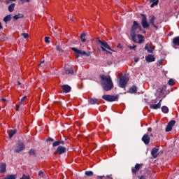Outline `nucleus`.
<instances>
[{
    "instance_id": "obj_34",
    "label": "nucleus",
    "mask_w": 179,
    "mask_h": 179,
    "mask_svg": "<svg viewBox=\"0 0 179 179\" xmlns=\"http://www.w3.org/2000/svg\"><path fill=\"white\" fill-rule=\"evenodd\" d=\"M56 50L59 52H64V50H62V48L59 45H56Z\"/></svg>"
},
{
    "instance_id": "obj_19",
    "label": "nucleus",
    "mask_w": 179,
    "mask_h": 179,
    "mask_svg": "<svg viewBox=\"0 0 179 179\" xmlns=\"http://www.w3.org/2000/svg\"><path fill=\"white\" fill-rule=\"evenodd\" d=\"M88 103L90 104H100L99 103V99L96 98H88Z\"/></svg>"
},
{
    "instance_id": "obj_1",
    "label": "nucleus",
    "mask_w": 179,
    "mask_h": 179,
    "mask_svg": "<svg viewBox=\"0 0 179 179\" xmlns=\"http://www.w3.org/2000/svg\"><path fill=\"white\" fill-rule=\"evenodd\" d=\"M141 15L142 16L141 24L143 29H149L150 24H152V26H153L156 30L159 29L157 25L155 24V22L156 21V17H155V15H152L148 17L149 22H148V17H146L145 14H141Z\"/></svg>"
},
{
    "instance_id": "obj_31",
    "label": "nucleus",
    "mask_w": 179,
    "mask_h": 179,
    "mask_svg": "<svg viewBox=\"0 0 179 179\" xmlns=\"http://www.w3.org/2000/svg\"><path fill=\"white\" fill-rule=\"evenodd\" d=\"M85 37H86V34L83 33L80 35V38L83 43H86V39L85 38Z\"/></svg>"
},
{
    "instance_id": "obj_22",
    "label": "nucleus",
    "mask_w": 179,
    "mask_h": 179,
    "mask_svg": "<svg viewBox=\"0 0 179 179\" xmlns=\"http://www.w3.org/2000/svg\"><path fill=\"white\" fill-rule=\"evenodd\" d=\"M6 172V164L2 163L0 166V173L3 174V173Z\"/></svg>"
},
{
    "instance_id": "obj_14",
    "label": "nucleus",
    "mask_w": 179,
    "mask_h": 179,
    "mask_svg": "<svg viewBox=\"0 0 179 179\" xmlns=\"http://www.w3.org/2000/svg\"><path fill=\"white\" fill-rule=\"evenodd\" d=\"M143 166V164H136L134 168L131 169V172L133 173V174H136V173H138V171H139L141 169H142Z\"/></svg>"
},
{
    "instance_id": "obj_52",
    "label": "nucleus",
    "mask_w": 179,
    "mask_h": 179,
    "mask_svg": "<svg viewBox=\"0 0 179 179\" xmlns=\"http://www.w3.org/2000/svg\"><path fill=\"white\" fill-rule=\"evenodd\" d=\"M1 29H3V27H2V23L0 22V30H1Z\"/></svg>"
},
{
    "instance_id": "obj_32",
    "label": "nucleus",
    "mask_w": 179,
    "mask_h": 179,
    "mask_svg": "<svg viewBox=\"0 0 179 179\" xmlns=\"http://www.w3.org/2000/svg\"><path fill=\"white\" fill-rule=\"evenodd\" d=\"M85 176H87V177H92V176H93V171H85Z\"/></svg>"
},
{
    "instance_id": "obj_57",
    "label": "nucleus",
    "mask_w": 179,
    "mask_h": 179,
    "mask_svg": "<svg viewBox=\"0 0 179 179\" xmlns=\"http://www.w3.org/2000/svg\"><path fill=\"white\" fill-rule=\"evenodd\" d=\"M41 64H44V61L41 62Z\"/></svg>"
},
{
    "instance_id": "obj_47",
    "label": "nucleus",
    "mask_w": 179,
    "mask_h": 179,
    "mask_svg": "<svg viewBox=\"0 0 179 179\" xmlns=\"http://www.w3.org/2000/svg\"><path fill=\"white\" fill-rule=\"evenodd\" d=\"M20 105H16V110H17V111H19V108H20Z\"/></svg>"
},
{
    "instance_id": "obj_48",
    "label": "nucleus",
    "mask_w": 179,
    "mask_h": 179,
    "mask_svg": "<svg viewBox=\"0 0 179 179\" xmlns=\"http://www.w3.org/2000/svg\"><path fill=\"white\" fill-rule=\"evenodd\" d=\"M138 61H139V58H138V57L134 58L135 62H138Z\"/></svg>"
},
{
    "instance_id": "obj_7",
    "label": "nucleus",
    "mask_w": 179,
    "mask_h": 179,
    "mask_svg": "<svg viewBox=\"0 0 179 179\" xmlns=\"http://www.w3.org/2000/svg\"><path fill=\"white\" fill-rule=\"evenodd\" d=\"M129 80V79L125 76L120 78V81H119V86L122 89H125V87H127V85Z\"/></svg>"
},
{
    "instance_id": "obj_36",
    "label": "nucleus",
    "mask_w": 179,
    "mask_h": 179,
    "mask_svg": "<svg viewBox=\"0 0 179 179\" xmlns=\"http://www.w3.org/2000/svg\"><path fill=\"white\" fill-rule=\"evenodd\" d=\"M4 179H16V175H9Z\"/></svg>"
},
{
    "instance_id": "obj_39",
    "label": "nucleus",
    "mask_w": 179,
    "mask_h": 179,
    "mask_svg": "<svg viewBox=\"0 0 179 179\" xmlns=\"http://www.w3.org/2000/svg\"><path fill=\"white\" fill-rule=\"evenodd\" d=\"M45 43L47 44L50 43V37H45Z\"/></svg>"
},
{
    "instance_id": "obj_37",
    "label": "nucleus",
    "mask_w": 179,
    "mask_h": 179,
    "mask_svg": "<svg viewBox=\"0 0 179 179\" xmlns=\"http://www.w3.org/2000/svg\"><path fill=\"white\" fill-rule=\"evenodd\" d=\"M21 35L24 37V38H29V34L27 33H22Z\"/></svg>"
},
{
    "instance_id": "obj_45",
    "label": "nucleus",
    "mask_w": 179,
    "mask_h": 179,
    "mask_svg": "<svg viewBox=\"0 0 179 179\" xmlns=\"http://www.w3.org/2000/svg\"><path fill=\"white\" fill-rule=\"evenodd\" d=\"M107 65H108V66H110V65H113V62L111 61L108 62Z\"/></svg>"
},
{
    "instance_id": "obj_18",
    "label": "nucleus",
    "mask_w": 179,
    "mask_h": 179,
    "mask_svg": "<svg viewBox=\"0 0 179 179\" xmlns=\"http://www.w3.org/2000/svg\"><path fill=\"white\" fill-rule=\"evenodd\" d=\"M162 99H161L157 104L150 105V108H151L152 110H157L160 108L162 107Z\"/></svg>"
},
{
    "instance_id": "obj_44",
    "label": "nucleus",
    "mask_w": 179,
    "mask_h": 179,
    "mask_svg": "<svg viewBox=\"0 0 179 179\" xmlns=\"http://www.w3.org/2000/svg\"><path fill=\"white\" fill-rule=\"evenodd\" d=\"M16 0H6V3H9L10 2H15Z\"/></svg>"
},
{
    "instance_id": "obj_42",
    "label": "nucleus",
    "mask_w": 179,
    "mask_h": 179,
    "mask_svg": "<svg viewBox=\"0 0 179 179\" xmlns=\"http://www.w3.org/2000/svg\"><path fill=\"white\" fill-rule=\"evenodd\" d=\"M20 2H21V4L23 5L25 2H30V0H20Z\"/></svg>"
},
{
    "instance_id": "obj_23",
    "label": "nucleus",
    "mask_w": 179,
    "mask_h": 179,
    "mask_svg": "<svg viewBox=\"0 0 179 179\" xmlns=\"http://www.w3.org/2000/svg\"><path fill=\"white\" fill-rule=\"evenodd\" d=\"M66 75H73L75 72L73 71V68L70 67L65 70Z\"/></svg>"
},
{
    "instance_id": "obj_5",
    "label": "nucleus",
    "mask_w": 179,
    "mask_h": 179,
    "mask_svg": "<svg viewBox=\"0 0 179 179\" xmlns=\"http://www.w3.org/2000/svg\"><path fill=\"white\" fill-rule=\"evenodd\" d=\"M130 36H131V39L134 41V43H138V44H142V43H143V41H145V39H143V36H142L141 34L137 35L138 41V39L136 38V34H130Z\"/></svg>"
},
{
    "instance_id": "obj_35",
    "label": "nucleus",
    "mask_w": 179,
    "mask_h": 179,
    "mask_svg": "<svg viewBox=\"0 0 179 179\" xmlns=\"http://www.w3.org/2000/svg\"><path fill=\"white\" fill-rule=\"evenodd\" d=\"M168 85H169V86H174L175 85L174 80L172 78H170L168 82Z\"/></svg>"
},
{
    "instance_id": "obj_40",
    "label": "nucleus",
    "mask_w": 179,
    "mask_h": 179,
    "mask_svg": "<svg viewBox=\"0 0 179 179\" xmlns=\"http://www.w3.org/2000/svg\"><path fill=\"white\" fill-rule=\"evenodd\" d=\"M46 142H54V139L51 137H49L46 139Z\"/></svg>"
},
{
    "instance_id": "obj_12",
    "label": "nucleus",
    "mask_w": 179,
    "mask_h": 179,
    "mask_svg": "<svg viewBox=\"0 0 179 179\" xmlns=\"http://www.w3.org/2000/svg\"><path fill=\"white\" fill-rule=\"evenodd\" d=\"M176 125V120H171L166 128V132H170L173 129V127Z\"/></svg>"
},
{
    "instance_id": "obj_25",
    "label": "nucleus",
    "mask_w": 179,
    "mask_h": 179,
    "mask_svg": "<svg viewBox=\"0 0 179 179\" xmlns=\"http://www.w3.org/2000/svg\"><path fill=\"white\" fill-rule=\"evenodd\" d=\"M173 44L176 47H179V36H176L173 39Z\"/></svg>"
},
{
    "instance_id": "obj_55",
    "label": "nucleus",
    "mask_w": 179,
    "mask_h": 179,
    "mask_svg": "<svg viewBox=\"0 0 179 179\" xmlns=\"http://www.w3.org/2000/svg\"><path fill=\"white\" fill-rule=\"evenodd\" d=\"M150 136H153V134H150Z\"/></svg>"
},
{
    "instance_id": "obj_30",
    "label": "nucleus",
    "mask_w": 179,
    "mask_h": 179,
    "mask_svg": "<svg viewBox=\"0 0 179 179\" xmlns=\"http://www.w3.org/2000/svg\"><path fill=\"white\" fill-rule=\"evenodd\" d=\"M162 111L164 114H167L169 113V108L167 106H162Z\"/></svg>"
},
{
    "instance_id": "obj_33",
    "label": "nucleus",
    "mask_w": 179,
    "mask_h": 179,
    "mask_svg": "<svg viewBox=\"0 0 179 179\" xmlns=\"http://www.w3.org/2000/svg\"><path fill=\"white\" fill-rule=\"evenodd\" d=\"M45 177V175H44V172H43L42 171H40L38 172V178H44Z\"/></svg>"
},
{
    "instance_id": "obj_41",
    "label": "nucleus",
    "mask_w": 179,
    "mask_h": 179,
    "mask_svg": "<svg viewBox=\"0 0 179 179\" xmlns=\"http://www.w3.org/2000/svg\"><path fill=\"white\" fill-rule=\"evenodd\" d=\"M21 179H30V176L23 174Z\"/></svg>"
},
{
    "instance_id": "obj_46",
    "label": "nucleus",
    "mask_w": 179,
    "mask_h": 179,
    "mask_svg": "<svg viewBox=\"0 0 179 179\" xmlns=\"http://www.w3.org/2000/svg\"><path fill=\"white\" fill-rule=\"evenodd\" d=\"M117 48H122V45H121V43H119L117 45Z\"/></svg>"
},
{
    "instance_id": "obj_6",
    "label": "nucleus",
    "mask_w": 179,
    "mask_h": 179,
    "mask_svg": "<svg viewBox=\"0 0 179 179\" xmlns=\"http://www.w3.org/2000/svg\"><path fill=\"white\" fill-rule=\"evenodd\" d=\"M118 95H108V94H106L102 96V99L103 100H106V101H108V102H113V101H118Z\"/></svg>"
},
{
    "instance_id": "obj_29",
    "label": "nucleus",
    "mask_w": 179,
    "mask_h": 179,
    "mask_svg": "<svg viewBox=\"0 0 179 179\" xmlns=\"http://www.w3.org/2000/svg\"><path fill=\"white\" fill-rule=\"evenodd\" d=\"M28 153L30 156H34V157H37V155H36V150H34V149L29 150Z\"/></svg>"
},
{
    "instance_id": "obj_27",
    "label": "nucleus",
    "mask_w": 179,
    "mask_h": 179,
    "mask_svg": "<svg viewBox=\"0 0 179 179\" xmlns=\"http://www.w3.org/2000/svg\"><path fill=\"white\" fill-rule=\"evenodd\" d=\"M15 6H16V4L15 3H13L10 5H9L8 6V11L10 13L13 12V10H15Z\"/></svg>"
},
{
    "instance_id": "obj_9",
    "label": "nucleus",
    "mask_w": 179,
    "mask_h": 179,
    "mask_svg": "<svg viewBox=\"0 0 179 179\" xmlns=\"http://www.w3.org/2000/svg\"><path fill=\"white\" fill-rule=\"evenodd\" d=\"M71 50L76 54H78L80 55H86V57H90V52L87 53L86 51L76 49V48H71Z\"/></svg>"
},
{
    "instance_id": "obj_28",
    "label": "nucleus",
    "mask_w": 179,
    "mask_h": 179,
    "mask_svg": "<svg viewBox=\"0 0 179 179\" xmlns=\"http://www.w3.org/2000/svg\"><path fill=\"white\" fill-rule=\"evenodd\" d=\"M10 20H12L11 15H8L3 18V22H5V23H8V22H10Z\"/></svg>"
},
{
    "instance_id": "obj_10",
    "label": "nucleus",
    "mask_w": 179,
    "mask_h": 179,
    "mask_svg": "<svg viewBox=\"0 0 179 179\" xmlns=\"http://www.w3.org/2000/svg\"><path fill=\"white\" fill-rule=\"evenodd\" d=\"M24 149H26V145H24V143H20L14 150V152L15 153H20V152H22V150H24Z\"/></svg>"
},
{
    "instance_id": "obj_15",
    "label": "nucleus",
    "mask_w": 179,
    "mask_h": 179,
    "mask_svg": "<svg viewBox=\"0 0 179 179\" xmlns=\"http://www.w3.org/2000/svg\"><path fill=\"white\" fill-rule=\"evenodd\" d=\"M142 141L145 143V145H149V143H150V136H149V134H144L142 137Z\"/></svg>"
},
{
    "instance_id": "obj_49",
    "label": "nucleus",
    "mask_w": 179,
    "mask_h": 179,
    "mask_svg": "<svg viewBox=\"0 0 179 179\" xmlns=\"http://www.w3.org/2000/svg\"><path fill=\"white\" fill-rule=\"evenodd\" d=\"M138 178L139 179H146V178H145V176H139Z\"/></svg>"
},
{
    "instance_id": "obj_11",
    "label": "nucleus",
    "mask_w": 179,
    "mask_h": 179,
    "mask_svg": "<svg viewBox=\"0 0 179 179\" xmlns=\"http://www.w3.org/2000/svg\"><path fill=\"white\" fill-rule=\"evenodd\" d=\"M151 45L152 43H147L144 48V50H146V51H148V52H149L150 54H152L153 51H155V48H156L155 45Z\"/></svg>"
},
{
    "instance_id": "obj_2",
    "label": "nucleus",
    "mask_w": 179,
    "mask_h": 179,
    "mask_svg": "<svg viewBox=\"0 0 179 179\" xmlns=\"http://www.w3.org/2000/svg\"><path fill=\"white\" fill-rule=\"evenodd\" d=\"M101 80L103 82V88L105 92H110L114 85H113V80H111V77L110 76H100Z\"/></svg>"
},
{
    "instance_id": "obj_26",
    "label": "nucleus",
    "mask_w": 179,
    "mask_h": 179,
    "mask_svg": "<svg viewBox=\"0 0 179 179\" xmlns=\"http://www.w3.org/2000/svg\"><path fill=\"white\" fill-rule=\"evenodd\" d=\"M150 8H155L156 5H159V0H150Z\"/></svg>"
},
{
    "instance_id": "obj_3",
    "label": "nucleus",
    "mask_w": 179,
    "mask_h": 179,
    "mask_svg": "<svg viewBox=\"0 0 179 179\" xmlns=\"http://www.w3.org/2000/svg\"><path fill=\"white\" fill-rule=\"evenodd\" d=\"M65 141H56L52 143V147L53 148H57V150L54 152L53 155L57 156V155H64V153H66V147H62L59 145H64Z\"/></svg>"
},
{
    "instance_id": "obj_53",
    "label": "nucleus",
    "mask_w": 179,
    "mask_h": 179,
    "mask_svg": "<svg viewBox=\"0 0 179 179\" xmlns=\"http://www.w3.org/2000/svg\"><path fill=\"white\" fill-rule=\"evenodd\" d=\"M17 85H18L19 86H20V85H22V83H20V81H17Z\"/></svg>"
},
{
    "instance_id": "obj_4",
    "label": "nucleus",
    "mask_w": 179,
    "mask_h": 179,
    "mask_svg": "<svg viewBox=\"0 0 179 179\" xmlns=\"http://www.w3.org/2000/svg\"><path fill=\"white\" fill-rule=\"evenodd\" d=\"M96 42L101 45V48L102 51H107V50H109L110 51H113V49H111V47H110V45L107 42L104 41H101L99 38L96 39Z\"/></svg>"
},
{
    "instance_id": "obj_50",
    "label": "nucleus",
    "mask_w": 179,
    "mask_h": 179,
    "mask_svg": "<svg viewBox=\"0 0 179 179\" xmlns=\"http://www.w3.org/2000/svg\"><path fill=\"white\" fill-rule=\"evenodd\" d=\"M105 51L106 52V54H110V55L113 54L111 52H110V51H108V50H105Z\"/></svg>"
},
{
    "instance_id": "obj_24",
    "label": "nucleus",
    "mask_w": 179,
    "mask_h": 179,
    "mask_svg": "<svg viewBox=\"0 0 179 179\" xmlns=\"http://www.w3.org/2000/svg\"><path fill=\"white\" fill-rule=\"evenodd\" d=\"M24 15L22 13H18L13 16L14 20H17L18 19H23Z\"/></svg>"
},
{
    "instance_id": "obj_51",
    "label": "nucleus",
    "mask_w": 179,
    "mask_h": 179,
    "mask_svg": "<svg viewBox=\"0 0 179 179\" xmlns=\"http://www.w3.org/2000/svg\"><path fill=\"white\" fill-rule=\"evenodd\" d=\"M148 131V132H152V127H149Z\"/></svg>"
},
{
    "instance_id": "obj_56",
    "label": "nucleus",
    "mask_w": 179,
    "mask_h": 179,
    "mask_svg": "<svg viewBox=\"0 0 179 179\" xmlns=\"http://www.w3.org/2000/svg\"><path fill=\"white\" fill-rule=\"evenodd\" d=\"M71 21H73V17H71Z\"/></svg>"
},
{
    "instance_id": "obj_20",
    "label": "nucleus",
    "mask_w": 179,
    "mask_h": 179,
    "mask_svg": "<svg viewBox=\"0 0 179 179\" xmlns=\"http://www.w3.org/2000/svg\"><path fill=\"white\" fill-rule=\"evenodd\" d=\"M138 92V87L133 85L129 89V93L135 94Z\"/></svg>"
},
{
    "instance_id": "obj_54",
    "label": "nucleus",
    "mask_w": 179,
    "mask_h": 179,
    "mask_svg": "<svg viewBox=\"0 0 179 179\" xmlns=\"http://www.w3.org/2000/svg\"><path fill=\"white\" fill-rule=\"evenodd\" d=\"M3 101H6V99H5V98L2 99Z\"/></svg>"
},
{
    "instance_id": "obj_21",
    "label": "nucleus",
    "mask_w": 179,
    "mask_h": 179,
    "mask_svg": "<svg viewBox=\"0 0 179 179\" xmlns=\"http://www.w3.org/2000/svg\"><path fill=\"white\" fill-rule=\"evenodd\" d=\"M16 132H17V129H10L9 131V138L12 139V138H13L14 135H16Z\"/></svg>"
},
{
    "instance_id": "obj_38",
    "label": "nucleus",
    "mask_w": 179,
    "mask_h": 179,
    "mask_svg": "<svg viewBox=\"0 0 179 179\" xmlns=\"http://www.w3.org/2000/svg\"><path fill=\"white\" fill-rule=\"evenodd\" d=\"M27 96H23V97L21 99V100H20V106L23 103V101H24V100H26V98H27Z\"/></svg>"
},
{
    "instance_id": "obj_8",
    "label": "nucleus",
    "mask_w": 179,
    "mask_h": 179,
    "mask_svg": "<svg viewBox=\"0 0 179 179\" xmlns=\"http://www.w3.org/2000/svg\"><path fill=\"white\" fill-rule=\"evenodd\" d=\"M136 29H139V30H141L142 27L136 21H134L133 25L131 26L130 30V34H136Z\"/></svg>"
},
{
    "instance_id": "obj_16",
    "label": "nucleus",
    "mask_w": 179,
    "mask_h": 179,
    "mask_svg": "<svg viewBox=\"0 0 179 179\" xmlns=\"http://www.w3.org/2000/svg\"><path fill=\"white\" fill-rule=\"evenodd\" d=\"M159 152V147L153 148L151 150V155L152 156L153 159H157V156H159V154H157Z\"/></svg>"
},
{
    "instance_id": "obj_43",
    "label": "nucleus",
    "mask_w": 179,
    "mask_h": 179,
    "mask_svg": "<svg viewBox=\"0 0 179 179\" xmlns=\"http://www.w3.org/2000/svg\"><path fill=\"white\" fill-rule=\"evenodd\" d=\"M129 50H135V48H136V45H134L133 46H129Z\"/></svg>"
},
{
    "instance_id": "obj_13",
    "label": "nucleus",
    "mask_w": 179,
    "mask_h": 179,
    "mask_svg": "<svg viewBox=\"0 0 179 179\" xmlns=\"http://www.w3.org/2000/svg\"><path fill=\"white\" fill-rule=\"evenodd\" d=\"M61 89L63 93H70V92L72 90V87L69 85H61Z\"/></svg>"
},
{
    "instance_id": "obj_17",
    "label": "nucleus",
    "mask_w": 179,
    "mask_h": 179,
    "mask_svg": "<svg viewBox=\"0 0 179 179\" xmlns=\"http://www.w3.org/2000/svg\"><path fill=\"white\" fill-rule=\"evenodd\" d=\"M145 61L147 62H155L156 61V57L153 55H148L145 57Z\"/></svg>"
}]
</instances>
